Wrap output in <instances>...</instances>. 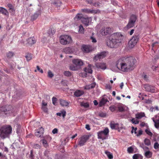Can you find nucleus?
Here are the masks:
<instances>
[{
    "label": "nucleus",
    "instance_id": "f257e3e1",
    "mask_svg": "<svg viewBox=\"0 0 159 159\" xmlns=\"http://www.w3.org/2000/svg\"><path fill=\"white\" fill-rule=\"evenodd\" d=\"M120 36L118 33H114L111 34L109 40L107 42V45L111 48H116L117 44L119 42H120L119 39Z\"/></svg>",
    "mask_w": 159,
    "mask_h": 159
},
{
    "label": "nucleus",
    "instance_id": "f03ea898",
    "mask_svg": "<svg viewBox=\"0 0 159 159\" xmlns=\"http://www.w3.org/2000/svg\"><path fill=\"white\" fill-rule=\"evenodd\" d=\"M116 66L119 70L127 72L130 70L125 57L119 59L116 62Z\"/></svg>",
    "mask_w": 159,
    "mask_h": 159
},
{
    "label": "nucleus",
    "instance_id": "7ed1b4c3",
    "mask_svg": "<svg viewBox=\"0 0 159 159\" xmlns=\"http://www.w3.org/2000/svg\"><path fill=\"white\" fill-rule=\"evenodd\" d=\"M12 127L9 125H6L0 129V137L4 139L7 137L11 133Z\"/></svg>",
    "mask_w": 159,
    "mask_h": 159
},
{
    "label": "nucleus",
    "instance_id": "20e7f679",
    "mask_svg": "<svg viewBox=\"0 0 159 159\" xmlns=\"http://www.w3.org/2000/svg\"><path fill=\"white\" fill-rule=\"evenodd\" d=\"M13 112L12 107L11 105H6L0 107V116H4Z\"/></svg>",
    "mask_w": 159,
    "mask_h": 159
},
{
    "label": "nucleus",
    "instance_id": "39448f33",
    "mask_svg": "<svg viewBox=\"0 0 159 159\" xmlns=\"http://www.w3.org/2000/svg\"><path fill=\"white\" fill-rule=\"evenodd\" d=\"M125 60L130 70H133L135 66V64L137 61L136 59L133 57H129L125 58Z\"/></svg>",
    "mask_w": 159,
    "mask_h": 159
},
{
    "label": "nucleus",
    "instance_id": "423d86ee",
    "mask_svg": "<svg viewBox=\"0 0 159 159\" xmlns=\"http://www.w3.org/2000/svg\"><path fill=\"white\" fill-rule=\"evenodd\" d=\"M109 130L107 128H106L103 130L98 133V138L102 140L107 139L109 135Z\"/></svg>",
    "mask_w": 159,
    "mask_h": 159
},
{
    "label": "nucleus",
    "instance_id": "0eeeda50",
    "mask_svg": "<svg viewBox=\"0 0 159 159\" xmlns=\"http://www.w3.org/2000/svg\"><path fill=\"white\" fill-rule=\"evenodd\" d=\"M71 40V37L68 35H62L60 38V42L63 45L70 43Z\"/></svg>",
    "mask_w": 159,
    "mask_h": 159
},
{
    "label": "nucleus",
    "instance_id": "6e6552de",
    "mask_svg": "<svg viewBox=\"0 0 159 159\" xmlns=\"http://www.w3.org/2000/svg\"><path fill=\"white\" fill-rule=\"evenodd\" d=\"M139 40V36L138 35H134L129 41L128 44L129 48H133L136 45Z\"/></svg>",
    "mask_w": 159,
    "mask_h": 159
},
{
    "label": "nucleus",
    "instance_id": "1a4fd4ad",
    "mask_svg": "<svg viewBox=\"0 0 159 159\" xmlns=\"http://www.w3.org/2000/svg\"><path fill=\"white\" fill-rule=\"evenodd\" d=\"M90 136L89 135H84L81 137L79 139L78 145L80 146H82L84 145L85 143L89 138Z\"/></svg>",
    "mask_w": 159,
    "mask_h": 159
},
{
    "label": "nucleus",
    "instance_id": "9d476101",
    "mask_svg": "<svg viewBox=\"0 0 159 159\" xmlns=\"http://www.w3.org/2000/svg\"><path fill=\"white\" fill-rule=\"evenodd\" d=\"M137 17L134 15H132L130 18L129 22L127 25V27L128 28H130L134 25V23L136 21Z\"/></svg>",
    "mask_w": 159,
    "mask_h": 159
},
{
    "label": "nucleus",
    "instance_id": "9b49d317",
    "mask_svg": "<svg viewBox=\"0 0 159 159\" xmlns=\"http://www.w3.org/2000/svg\"><path fill=\"white\" fill-rule=\"evenodd\" d=\"M107 55V53L105 52H103L100 53V54H98L94 57L93 60L95 61H96L98 59H102L105 57Z\"/></svg>",
    "mask_w": 159,
    "mask_h": 159
},
{
    "label": "nucleus",
    "instance_id": "f8f14e48",
    "mask_svg": "<svg viewBox=\"0 0 159 159\" xmlns=\"http://www.w3.org/2000/svg\"><path fill=\"white\" fill-rule=\"evenodd\" d=\"M143 88L146 91L148 92L154 93L156 91L154 87L148 84L144 85L143 86Z\"/></svg>",
    "mask_w": 159,
    "mask_h": 159
},
{
    "label": "nucleus",
    "instance_id": "ddd939ff",
    "mask_svg": "<svg viewBox=\"0 0 159 159\" xmlns=\"http://www.w3.org/2000/svg\"><path fill=\"white\" fill-rule=\"evenodd\" d=\"M111 33V30L109 27L103 28L102 30L101 33L102 35H106Z\"/></svg>",
    "mask_w": 159,
    "mask_h": 159
},
{
    "label": "nucleus",
    "instance_id": "4468645a",
    "mask_svg": "<svg viewBox=\"0 0 159 159\" xmlns=\"http://www.w3.org/2000/svg\"><path fill=\"white\" fill-rule=\"evenodd\" d=\"M73 63L76 66H81L83 65L82 60L78 59H74L72 60Z\"/></svg>",
    "mask_w": 159,
    "mask_h": 159
},
{
    "label": "nucleus",
    "instance_id": "2eb2a0df",
    "mask_svg": "<svg viewBox=\"0 0 159 159\" xmlns=\"http://www.w3.org/2000/svg\"><path fill=\"white\" fill-rule=\"evenodd\" d=\"M43 129L42 127H41L38 130H37V131L35 132V136L38 137H41L43 135Z\"/></svg>",
    "mask_w": 159,
    "mask_h": 159
},
{
    "label": "nucleus",
    "instance_id": "dca6fc26",
    "mask_svg": "<svg viewBox=\"0 0 159 159\" xmlns=\"http://www.w3.org/2000/svg\"><path fill=\"white\" fill-rule=\"evenodd\" d=\"M82 10L83 12L89 13L96 14L100 12V11L98 10H96L93 9H83Z\"/></svg>",
    "mask_w": 159,
    "mask_h": 159
},
{
    "label": "nucleus",
    "instance_id": "f3484780",
    "mask_svg": "<svg viewBox=\"0 0 159 159\" xmlns=\"http://www.w3.org/2000/svg\"><path fill=\"white\" fill-rule=\"evenodd\" d=\"M82 50L84 52L87 53L91 50V48L89 46L84 45L82 46Z\"/></svg>",
    "mask_w": 159,
    "mask_h": 159
},
{
    "label": "nucleus",
    "instance_id": "a211bd4d",
    "mask_svg": "<svg viewBox=\"0 0 159 159\" xmlns=\"http://www.w3.org/2000/svg\"><path fill=\"white\" fill-rule=\"evenodd\" d=\"M116 107L118 109V111L120 112H122L125 111V106L122 104L119 103L116 104Z\"/></svg>",
    "mask_w": 159,
    "mask_h": 159
},
{
    "label": "nucleus",
    "instance_id": "6ab92c4d",
    "mask_svg": "<svg viewBox=\"0 0 159 159\" xmlns=\"http://www.w3.org/2000/svg\"><path fill=\"white\" fill-rule=\"evenodd\" d=\"M84 93V92L82 90H77L74 93V95L76 97H79Z\"/></svg>",
    "mask_w": 159,
    "mask_h": 159
},
{
    "label": "nucleus",
    "instance_id": "aec40b11",
    "mask_svg": "<svg viewBox=\"0 0 159 159\" xmlns=\"http://www.w3.org/2000/svg\"><path fill=\"white\" fill-rule=\"evenodd\" d=\"M90 18H82L81 21L86 26H87L89 25V23L90 21Z\"/></svg>",
    "mask_w": 159,
    "mask_h": 159
},
{
    "label": "nucleus",
    "instance_id": "412c9836",
    "mask_svg": "<svg viewBox=\"0 0 159 159\" xmlns=\"http://www.w3.org/2000/svg\"><path fill=\"white\" fill-rule=\"evenodd\" d=\"M0 13L5 15L8 16L9 15V12L7 10L2 7H0Z\"/></svg>",
    "mask_w": 159,
    "mask_h": 159
},
{
    "label": "nucleus",
    "instance_id": "4be33fe9",
    "mask_svg": "<svg viewBox=\"0 0 159 159\" xmlns=\"http://www.w3.org/2000/svg\"><path fill=\"white\" fill-rule=\"evenodd\" d=\"M96 66L98 68H100L102 70H105L106 69L105 64L104 63H96Z\"/></svg>",
    "mask_w": 159,
    "mask_h": 159
},
{
    "label": "nucleus",
    "instance_id": "5701e85b",
    "mask_svg": "<svg viewBox=\"0 0 159 159\" xmlns=\"http://www.w3.org/2000/svg\"><path fill=\"white\" fill-rule=\"evenodd\" d=\"M107 101H108V100L107 98H102L99 102V106L100 107L102 106L105 104Z\"/></svg>",
    "mask_w": 159,
    "mask_h": 159
},
{
    "label": "nucleus",
    "instance_id": "b1692460",
    "mask_svg": "<svg viewBox=\"0 0 159 159\" xmlns=\"http://www.w3.org/2000/svg\"><path fill=\"white\" fill-rule=\"evenodd\" d=\"M28 43L30 45L33 44L35 43L36 41L34 37H32L28 39L27 40Z\"/></svg>",
    "mask_w": 159,
    "mask_h": 159
},
{
    "label": "nucleus",
    "instance_id": "393cba45",
    "mask_svg": "<svg viewBox=\"0 0 159 159\" xmlns=\"http://www.w3.org/2000/svg\"><path fill=\"white\" fill-rule=\"evenodd\" d=\"M145 116L144 112L138 113L135 115L136 118L138 119H140Z\"/></svg>",
    "mask_w": 159,
    "mask_h": 159
},
{
    "label": "nucleus",
    "instance_id": "a878e982",
    "mask_svg": "<svg viewBox=\"0 0 159 159\" xmlns=\"http://www.w3.org/2000/svg\"><path fill=\"white\" fill-rule=\"evenodd\" d=\"M60 104L63 107H67L69 105V103L66 100L60 99Z\"/></svg>",
    "mask_w": 159,
    "mask_h": 159
},
{
    "label": "nucleus",
    "instance_id": "bb28decb",
    "mask_svg": "<svg viewBox=\"0 0 159 159\" xmlns=\"http://www.w3.org/2000/svg\"><path fill=\"white\" fill-rule=\"evenodd\" d=\"M96 84L95 83H93L90 84L86 85L85 87V89H93L95 87Z\"/></svg>",
    "mask_w": 159,
    "mask_h": 159
},
{
    "label": "nucleus",
    "instance_id": "cd10ccee",
    "mask_svg": "<svg viewBox=\"0 0 159 159\" xmlns=\"http://www.w3.org/2000/svg\"><path fill=\"white\" fill-rule=\"evenodd\" d=\"M110 127L112 129H117L119 128V124L118 123L110 124Z\"/></svg>",
    "mask_w": 159,
    "mask_h": 159
},
{
    "label": "nucleus",
    "instance_id": "c85d7f7f",
    "mask_svg": "<svg viewBox=\"0 0 159 159\" xmlns=\"http://www.w3.org/2000/svg\"><path fill=\"white\" fill-rule=\"evenodd\" d=\"M144 155L147 158H150L152 156V152L149 151H146L145 152Z\"/></svg>",
    "mask_w": 159,
    "mask_h": 159
},
{
    "label": "nucleus",
    "instance_id": "c756f323",
    "mask_svg": "<svg viewBox=\"0 0 159 159\" xmlns=\"http://www.w3.org/2000/svg\"><path fill=\"white\" fill-rule=\"evenodd\" d=\"M143 157L139 154H134L133 156V159H143Z\"/></svg>",
    "mask_w": 159,
    "mask_h": 159
},
{
    "label": "nucleus",
    "instance_id": "7c9ffc66",
    "mask_svg": "<svg viewBox=\"0 0 159 159\" xmlns=\"http://www.w3.org/2000/svg\"><path fill=\"white\" fill-rule=\"evenodd\" d=\"M84 71L86 73H91L92 72V70L91 68V65H89L86 68L84 69Z\"/></svg>",
    "mask_w": 159,
    "mask_h": 159
},
{
    "label": "nucleus",
    "instance_id": "2f4dec72",
    "mask_svg": "<svg viewBox=\"0 0 159 159\" xmlns=\"http://www.w3.org/2000/svg\"><path fill=\"white\" fill-rule=\"evenodd\" d=\"M83 18V15L82 14H78L74 18V19L75 20H77L80 19L82 20V18Z\"/></svg>",
    "mask_w": 159,
    "mask_h": 159
},
{
    "label": "nucleus",
    "instance_id": "473e14b6",
    "mask_svg": "<svg viewBox=\"0 0 159 159\" xmlns=\"http://www.w3.org/2000/svg\"><path fill=\"white\" fill-rule=\"evenodd\" d=\"M14 55V53L12 52H9L6 54L7 58H11Z\"/></svg>",
    "mask_w": 159,
    "mask_h": 159
},
{
    "label": "nucleus",
    "instance_id": "72a5a7b5",
    "mask_svg": "<svg viewBox=\"0 0 159 159\" xmlns=\"http://www.w3.org/2000/svg\"><path fill=\"white\" fill-rule=\"evenodd\" d=\"M144 143L147 146L150 145L151 144L150 140L147 138H146L144 139Z\"/></svg>",
    "mask_w": 159,
    "mask_h": 159
},
{
    "label": "nucleus",
    "instance_id": "f704fd0d",
    "mask_svg": "<svg viewBox=\"0 0 159 159\" xmlns=\"http://www.w3.org/2000/svg\"><path fill=\"white\" fill-rule=\"evenodd\" d=\"M105 153L107 155L108 158L110 159H111L113 158V156L111 153L108 151H105Z\"/></svg>",
    "mask_w": 159,
    "mask_h": 159
},
{
    "label": "nucleus",
    "instance_id": "c9c22d12",
    "mask_svg": "<svg viewBox=\"0 0 159 159\" xmlns=\"http://www.w3.org/2000/svg\"><path fill=\"white\" fill-rule=\"evenodd\" d=\"M25 57L28 61L30 60L32 58V55L30 53L27 54Z\"/></svg>",
    "mask_w": 159,
    "mask_h": 159
},
{
    "label": "nucleus",
    "instance_id": "e433bc0d",
    "mask_svg": "<svg viewBox=\"0 0 159 159\" xmlns=\"http://www.w3.org/2000/svg\"><path fill=\"white\" fill-rule=\"evenodd\" d=\"M131 121L133 124H138L139 122V121L138 120V119H135L134 118L131 119Z\"/></svg>",
    "mask_w": 159,
    "mask_h": 159
},
{
    "label": "nucleus",
    "instance_id": "4c0bfd02",
    "mask_svg": "<svg viewBox=\"0 0 159 159\" xmlns=\"http://www.w3.org/2000/svg\"><path fill=\"white\" fill-rule=\"evenodd\" d=\"M79 32L80 33H83L84 32V28L81 25L79 26Z\"/></svg>",
    "mask_w": 159,
    "mask_h": 159
},
{
    "label": "nucleus",
    "instance_id": "58836bf2",
    "mask_svg": "<svg viewBox=\"0 0 159 159\" xmlns=\"http://www.w3.org/2000/svg\"><path fill=\"white\" fill-rule=\"evenodd\" d=\"M87 2L89 4H93L94 6H98L99 5V4H98V3L96 4L95 3H94L93 1L89 0H86Z\"/></svg>",
    "mask_w": 159,
    "mask_h": 159
},
{
    "label": "nucleus",
    "instance_id": "ea45409f",
    "mask_svg": "<svg viewBox=\"0 0 159 159\" xmlns=\"http://www.w3.org/2000/svg\"><path fill=\"white\" fill-rule=\"evenodd\" d=\"M64 75L66 76H70L71 75V73L69 71H66L64 72Z\"/></svg>",
    "mask_w": 159,
    "mask_h": 159
},
{
    "label": "nucleus",
    "instance_id": "a19ab883",
    "mask_svg": "<svg viewBox=\"0 0 159 159\" xmlns=\"http://www.w3.org/2000/svg\"><path fill=\"white\" fill-rule=\"evenodd\" d=\"M45 148H47L48 146V145L47 141L45 139H42L41 140Z\"/></svg>",
    "mask_w": 159,
    "mask_h": 159
},
{
    "label": "nucleus",
    "instance_id": "79ce46f5",
    "mask_svg": "<svg viewBox=\"0 0 159 159\" xmlns=\"http://www.w3.org/2000/svg\"><path fill=\"white\" fill-rule=\"evenodd\" d=\"M81 106L84 107L85 108H87L89 107V105L87 103L82 102L81 103Z\"/></svg>",
    "mask_w": 159,
    "mask_h": 159
},
{
    "label": "nucleus",
    "instance_id": "37998d69",
    "mask_svg": "<svg viewBox=\"0 0 159 159\" xmlns=\"http://www.w3.org/2000/svg\"><path fill=\"white\" fill-rule=\"evenodd\" d=\"M70 69L72 70H76L78 69L76 66H74L73 65H71L70 66Z\"/></svg>",
    "mask_w": 159,
    "mask_h": 159
},
{
    "label": "nucleus",
    "instance_id": "c03bdc74",
    "mask_svg": "<svg viewBox=\"0 0 159 159\" xmlns=\"http://www.w3.org/2000/svg\"><path fill=\"white\" fill-rule=\"evenodd\" d=\"M145 132L146 133L149 135L150 136H152L153 134L150 131V130H149L148 129H146L145 130Z\"/></svg>",
    "mask_w": 159,
    "mask_h": 159
},
{
    "label": "nucleus",
    "instance_id": "a18cd8bd",
    "mask_svg": "<svg viewBox=\"0 0 159 159\" xmlns=\"http://www.w3.org/2000/svg\"><path fill=\"white\" fill-rule=\"evenodd\" d=\"M39 16V14L37 13H35L31 17V19L33 20H36Z\"/></svg>",
    "mask_w": 159,
    "mask_h": 159
},
{
    "label": "nucleus",
    "instance_id": "49530a36",
    "mask_svg": "<svg viewBox=\"0 0 159 159\" xmlns=\"http://www.w3.org/2000/svg\"><path fill=\"white\" fill-rule=\"evenodd\" d=\"M54 76L53 74L52 73V71L50 70H49L48 72V77L52 78Z\"/></svg>",
    "mask_w": 159,
    "mask_h": 159
},
{
    "label": "nucleus",
    "instance_id": "de8ad7c7",
    "mask_svg": "<svg viewBox=\"0 0 159 159\" xmlns=\"http://www.w3.org/2000/svg\"><path fill=\"white\" fill-rule=\"evenodd\" d=\"M116 108V105L115 106H111L109 107L110 110L112 111H115Z\"/></svg>",
    "mask_w": 159,
    "mask_h": 159
},
{
    "label": "nucleus",
    "instance_id": "09e8293b",
    "mask_svg": "<svg viewBox=\"0 0 159 159\" xmlns=\"http://www.w3.org/2000/svg\"><path fill=\"white\" fill-rule=\"evenodd\" d=\"M133 149L131 147H129L128 148L127 151L129 153H131L133 152Z\"/></svg>",
    "mask_w": 159,
    "mask_h": 159
},
{
    "label": "nucleus",
    "instance_id": "8fccbe9b",
    "mask_svg": "<svg viewBox=\"0 0 159 159\" xmlns=\"http://www.w3.org/2000/svg\"><path fill=\"white\" fill-rule=\"evenodd\" d=\"M52 4L57 7H58L60 5V3L56 1L52 2Z\"/></svg>",
    "mask_w": 159,
    "mask_h": 159
},
{
    "label": "nucleus",
    "instance_id": "3c124183",
    "mask_svg": "<svg viewBox=\"0 0 159 159\" xmlns=\"http://www.w3.org/2000/svg\"><path fill=\"white\" fill-rule=\"evenodd\" d=\"M42 110L45 112H47L48 111V108L46 106H42L41 107Z\"/></svg>",
    "mask_w": 159,
    "mask_h": 159
},
{
    "label": "nucleus",
    "instance_id": "603ef678",
    "mask_svg": "<svg viewBox=\"0 0 159 159\" xmlns=\"http://www.w3.org/2000/svg\"><path fill=\"white\" fill-rule=\"evenodd\" d=\"M52 102L53 105H55L56 103L57 98L55 97H53L52 98Z\"/></svg>",
    "mask_w": 159,
    "mask_h": 159
},
{
    "label": "nucleus",
    "instance_id": "864d4df0",
    "mask_svg": "<svg viewBox=\"0 0 159 159\" xmlns=\"http://www.w3.org/2000/svg\"><path fill=\"white\" fill-rule=\"evenodd\" d=\"M154 148L155 149H158L159 148V144L157 142H156L154 144Z\"/></svg>",
    "mask_w": 159,
    "mask_h": 159
},
{
    "label": "nucleus",
    "instance_id": "5fc2aeb1",
    "mask_svg": "<svg viewBox=\"0 0 159 159\" xmlns=\"http://www.w3.org/2000/svg\"><path fill=\"white\" fill-rule=\"evenodd\" d=\"M7 6L9 8V10H13V7L12 5L10 3H8L7 5Z\"/></svg>",
    "mask_w": 159,
    "mask_h": 159
},
{
    "label": "nucleus",
    "instance_id": "6e6d98bb",
    "mask_svg": "<svg viewBox=\"0 0 159 159\" xmlns=\"http://www.w3.org/2000/svg\"><path fill=\"white\" fill-rule=\"evenodd\" d=\"M137 130V128L136 127L134 128V127H132V129L131 131V132L132 133H133L134 132V133L135 134H137V132H136V130Z\"/></svg>",
    "mask_w": 159,
    "mask_h": 159
},
{
    "label": "nucleus",
    "instance_id": "4d7b16f0",
    "mask_svg": "<svg viewBox=\"0 0 159 159\" xmlns=\"http://www.w3.org/2000/svg\"><path fill=\"white\" fill-rule=\"evenodd\" d=\"M141 146V147L143 149V150L145 152L147 151H148L149 148L147 147L144 146L143 145V146Z\"/></svg>",
    "mask_w": 159,
    "mask_h": 159
},
{
    "label": "nucleus",
    "instance_id": "13d9d810",
    "mask_svg": "<svg viewBox=\"0 0 159 159\" xmlns=\"http://www.w3.org/2000/svg\"><path fill=\"white\" fill-rule=\"evenodd\" d=\"M33 148L36 149H39L40 148V146L38 144H35L33 146Z\"/></svg>",
    "mask_w": 159,
    "mask_h": 159
},
{
    "label": "nucleus",
    "instance_id": "bf43d9fd",
    "mask_svg": "<svg viewBox=\"0 0 159 159\" xmlns=\"http://www.w3.org/2000/svg\"><path fill=\"white\" fill-rule=\"evenodd\" d=\"M143 131L141 130H140L136 134V136H139L142 134Z\"/></svg>",
    "mask_w": 159,
    "mask_h": 159
},
{
    "label": "nucleus",
    "instance_id": "052dcab7",
    "mask_svg": "<svg viewBox=\"0 0 159 159\" xmlns=\"http://www.w3.org/2000/svg\"><path fill=\"white\" fill-rule=\"evenodd\" d=\"M61 116H63V118H64L66 115V111H61Z\"/></svg>",
    "mask_w": 159,
    "mask_h": 159
},
{
    "label": "nucleus",
    "instance_id": "680f3d73",
    "mask_svg": "<svg viewBox=\"0 0 159 159\" xmlns=\"http://www.w3.org/2000/svg\"><path fill=\"white\" fill-rule=\"evenodd\" d=\"M47 105V103L45 102V101L43 100L42 101V106H46Z\"/></svg>",
    "mask_w": 159,
    "mask_h": 159
},
{
    "label": "nucleus",
    "instance_id": "e2e57ef3",
    "mask_svg": "<svg viewBox=\"0 0 159 159\" xmlns=\"http://www.w3.org/2000/svg\"><path fill=\"white\" fill-rule=\"evenodd\" d=\"M92 40V42L93 43H96L97 42V40L95 38L93 37H91L90 38Z\"/></svg>",
    "mask_w": 159,
    "mask_h": 159
},
{
    "label": "nucleus",
    "instance_id": "0e129e2a",
    "mask_svg": "<svg viewBox=\"0 0 159 159\" xmlns=\"http://www.w3.org/2000/svg\"><path fill=\"white\" fill-rule=\"evenodd\" d=\"M58 129L57 128L54 129L52 131V133L53 134H56L57 133Z\"/></svg>",
    "mask_w": 159,
    "mask_h": 159
},
{
    "label": "nucleus",
    "instance_id": "69168bd1",
    "mask_svg": "<svg viewBox=\"0 0 159 159\" xmlns=\"http://www.w3.org/2000/svg\"><path fill=\"white\" fill-rule=\"evenodd\" d=\"M36 68L38 70H39L40 73H43V71L42 69H40L39 66H37Z\"/></svg>",
    "mask_w": 159,
    "mask_h": 159
},
{
    "label": "nucleus",
    "instance_id": "338daca9",
    "mask_svg": "<svg viewBox=\"0 0 159 159\" xmlns=\"http://www.w3.org/2000/svg\"><path fill=\"white\" fill-rule=\"evenodd\" d=\"M106 87L107 89H111V86L109 84H106Z\"/></svg>",
    "mask_w": 159,
    "mask_h": 159
},
{
    "label": "nucleus",
    "instance_id": "774afa93",
    "mask_svg": "<svg viewBox=\"0 0 159 159\" xmlns=\"http://www.w3.org/2000/svg\"><path fill=\"white\" fill-rule=\"evenodd\" d=\"M157 128H159V120H157V122L156 125V127Z\"/></svg>",
    "mask_w": 159,
    "mask_h": 159
}]
</instances>
